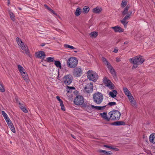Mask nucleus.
I'll return each instance as SVG.
<instances>
[{
	"label": "nucleus",
	"mask_w": 155,
	"mask_h": 155,
	"mask_svg": "<svg viewBox=\"0 0 155 155\" xmlns=\"http://www.w3.org/2000/svg\"><path fill=\"white\" fill-rule=\"evenodd\" d=\"M130 62L133 64L132 69L134 70L137 68L138 65L142 64L145 59L141 55H138L129 59Z\"/></svg>",
	"instance_id": "obj_1"
},
{
	"label": "nucleus",
	"mask_w": 155,
	"mask_h": 155,
	"mask_svg": "<svg viewBox=\"0 0 155 155\" xmlns=\"http://www.w3.org/2000/svg\"><path fill=\"white\" fill-rule=\"evenodd\" d=\"M78 64V60L77 58L74 57H71L68 59L67 61V66L70 68H75Z\"/></svg>",
	"instance_id": "obj_2"
},
{
	"label": "nucleus",
	"mask_w": 155,
	"mask_h": 155,
	"mask_svg": "<svg viewBox=\"0 0 155 155\" xmlns=\"http://www.w3.org/2000/svg\"><path fill=\"white\" fill-rule=\"evenodd\" d=\"M87 78L90 80L95 82L98 79V76L95 71L89 70L87 73Z\"/></svg>",
	"instance_id": "obj_3"
},
{
	"label": "nucleus",
	"mask_w": 155,
	"mask_h": 155,
	"mask_svg": "<svg viewBox=\"0 0 155 155\" xmlns=\"http://www.w3.org/2000/svg\"><path fill=\"white\" fill-rule=\"evenodd\" d=\"M103 98L102 94L99 92L94 94L93 96L94 101L97 104H99L102 103Z\"/></svg>",
	"instance_id": "obj_4"
},
{
	"label": "nucleus",
	"mask_w": 155,
	"mask_h": 155,
	"mask_svg": "<svg viewBox=\"0 0 155 155\" xmlns=\"http://www.w3.org/2000/svg\"><path fill=\"white\" fill-rule=\"evenodd\" d=\"M108 115L110 119L114 120H118L121 116V114L120 112L117 110H113L110 112Z\"/></svg>",
	"instance_id": "obj_5"
},
{
	"label": "nucleus",
	"mask_w": 155,
	"mask_h": 155,
	"mask_svg": "<svg viewBox=\"0 0 155 155\" xmlns=\"http://www.w3.org/2000/svg\"><path fill=\"white\" fill-rule=\"evenodd\" d=\"M74 104L77 105H81L84 103L83 97L80 95L77 96L74 100Z\"/></svg>",
	"instance_id": "obj_6"
},
{
	"label": "nucleus",
	"mask_w": 155,
	"mask_h": 155,
	"mask_svg": "<svg viewBox=\"0 0 155 155\" xmlns=\"http://www.w3.org/2000/svg\"><path fill=\"white\" fill-rule=\"evenodd\" d=\"M73 77L70 74L65 75L63 78L64 83L67 85H69L72 82Z\"/></svg>",
	"instance_id": "obj_7"
},
{
	"label": "nucleus",
	"mask_w": 155,
	"mask_h": 155,
	"mask_svg": "<svg viewBox=\"0 0 155 155\" xmlns=\"http://www.w3.org/2000/svg\"><path fill=\"white\" fill-rule=\"evenodd\" d=\"M132 13V11H129V14L126 15L122 20H120L121 22L124 25L125 27H126L128 23V22L126 21L130 18Z\"/></svg>",
	"instance_id": "obj_8"
},
{
	"label": "nucleus",
	"mask_w": 155,
	"mask_h": 155,
	"mask_svg": "<svg viewBox=\"0 0 155 155\" xmlns=\"http://www.w3.org/2000/svg\"><path fill=\"white\" fill-rule=\"evenodd\" d=\"M103 82L105 86L108 87H114L115 86L110 80L104 77L103 79Z\"/></svg>",
	"instance_id": "obj_9"
},
{
	"label": "nucleus",
	"mask_w": 155,
	"mask_h": 155,
	"mask_svg": "<svg viewBox=\"0 0 155 155\" xmlns=\"http://www.w3.org/2000/svg\"><path fill=\"white\" fill-rule=\"evenodd\" d=\"M81 72L82 70L81 68H76L74 69L73 74L75 77H78L81 76Z\"/></svg>",
	"instance_id": "obj_10"
},
{
	"label": "nucleus",
	"mask_w": 155,
	"mask_h": 155,
	"mask_svg": "<svg viewBox=\"0 0 155 155\" xmlns=\"http://www.w3.org/2000/svg\"><path fill=\"white\" fill-rule=\"evenodd\" d=\"M128 99L130 101V103L131 106L134 107H136L137 103L136 100L131 95L128 97Z\"/></svg>",
	"instance_id": "obj_11"
},
{
	"label": "nucleus",
	"mask_w": 155,
	"mask_h": 155,
	"mask_svg": "<svg viewBox=\"0 0 155 155\" xmlns=\"http://www.w3.org/2000/svg\"><path fill=\"white\" fill-rule=\"evenodd\" d=\"M36 56L37 58L43 59L45 57V53L43 51H40L36 53Z\"/></svg>",
	"instance_id": "obj_12"
},
{
	"label": "nucleus",
	"mask_w": 155,
	"mask_h": 155,
	"mask_svg": "<svg viewBox=\"0 0 155 155\" xmlns=\"http://www.w3.org/2000/svg\"><path fill=\"white\" fill-rule=\"evenodd\" d=\"M111 28L113 29L115 32H122L124 31V30L120 27L117 26L114 27H112Z\"/></svg>",
	"instance_id": "obj_13"
},
{
	"label": "nucleus",
	"mask_w": 155,
	"mask_h": 155,
	"mask_svg": "<svg viewBox=\"0 0 155 155\" xmlns=\"http://www.w3.org/2000/svg\"><path fill=\"white\" fill-rule=\"evenodd\" d=\"M102 10L101 7L98 6L93 8L92 10V12L94 13L99 14L102 11Z\"/></svg>",
	"instance_id": "obj_14"
},
{
	"label": "nucleus",
	"mask_w": 155,
	"mask_h": 155,
	"mask_svg": "<svg viewBox=\"0 0 155 155\" xmlns=\"http://www.w3.org/2000/svg\"><path fill=\"white\" fill-rule=\"evenodd\" d=\"M21 48L22 50L24 52H25L26 54L29 56H30L29 51L26 45H25L23 46H21Z\"/></svg>",
	"instance_id": "obj_15"
},
{
	"label": "nucleus",
	"mask_w": 155,
	"mask_h": 155,
	"mask_svg": "<svg viewBox=\"0 0 155 155\" xmlns=\"http://www.w3.org/2000/svg\"><path fill=\"white\" fill-rule=\"evenodd\" d=\"M130 8V5H127L124 8V10L121 12V13L123 15H125L126 14H129L128 10Z\"/></svg>",
	"instance_id": "obj_16"
},
{
	"label": "nucleus",
	"mask_w": 155,
	"mask_h": 155,
	"mask_svg": "<svg viewBox=\"0 0 155 155\" xmlns=\"http://www.w3.org/2000/svg\"><path fill=\"white\" fill-rule=\"evenodd\" d=\"M8 12L10 17L13 21L15 20V14L10 10L8 9Z\"/></svg>",
	"instance_id": "obj_17"
},
{
	"label": "nucleus",
	"mask_w": 155,
	"mask_h": 155,
	"mask_svg": "<svg viewBox=\"0 0 155 155\" xmlns=\"http://www.w3.org/2000/svg\"><path fill=\"white\" fill-rule=\"evenodd\" d=\"M91 106L92 109H94L96 110H103L106 107V106H96L92 105H91Z\"/></svg>",
	"instance_id": "obj_18"
},
{
	"label": "nucleus",
	"mask_w": 155,
	"mask_h": 155,
	"mask_svg": "<svg viewBox=\"0 0 155 155\" xmlns=\"http://www.w3.org/2000/svg\"><path fill=\"white\" fill-rule=\"evenodd\" d=\"M117 94V91L116 90H112L109 93V95L113 98H114Z\"/></svg>",
	"instance_id": "obj_19"
},
{
	"label": "nucleus",
	"mask_w": 155,
	"mask_h": 155,
	"mask_svg": "<svg viewBox=\"0 0 155 155\" xmlns=\"http://www.w3.org/2000/svg\"><path fill=\"white\" fill-rule=\"evenodd\" d=\"M107 113L104 112L100 114V115L101 117L103 118V119L107 121H109L110 119V117H108L107 116Z\"/></svg>",
	"instance_id": "obj_20"
},
{
	"label": "nucleus",
	"mask_w": 155,
	"mask_h": 155,
	"mask_svg": "<svg viewBox=\"0 0 155 155\" xmlns=\"http://www.w3.org/2000/svg\"><path fill=\"white\" fill-rule=\"evenodd\" d=\"M149 139L151 143H155V134H150L149 137Z\"/></svg>",
	"instance_id": "obj_21"
},
{
	"label": "nucleus",
	"mask_w": 155,
	"mask_h": 155,
	"mask_svg": "<svg viewBox=\"0 0 155 155\" xmlns=\"http://www.w3.org/2000/svg\"><path fill=\"white\" fill-rule=\"evenodd\" d=\"M18 68L21 74L26 72L25 69L20 64L18 65Z\"/></svg>",
	"instance_id": "obj_22"
},
{
	"label": "nucleus",
	"mask_w": 155,
	"mask_h": 155,
	"mask_svg": "<svg viewBox=\"0 0 155 155\" xmlns=\"http://www.w3.org/2000/svg\"><path fill=\"white\" fill-rule=\"evenodd\" d=\"M24 79L26 82H28L29 81V78L28 75L27 73L26 72L24 73V74H21Z\"/></svg>",
	"instance_id": "obj_23"
},
{
	"label": "nucleus",
	"mask_w": 155,
	"mask_h": 155,
	"mask_svg": "<svg viewBox=\"0 0 155 155\" xmlns=\"http://www.w3.org/2000/svg\"><path fill=\"white\" fill-rule=\"evenodd\" d=\"M100 153H103L104 154L110 155L112 154V153L111 151H106L103 150H100L98 151Z\"/></svg>",
	"instance_id": "obj_24"
},
{
	"label": "nucleus",
	"mask_w": 155,
	"mask_h": 155,
	"mask_svg": "<svg viewBox=\"0 0 155 155\" xmlns=\"http://www.w3.org/2000/svg\"><path fill=\"white\" fill-rule=\"evenodd\" d=\"M16 40L18 44V45L20 47H21V46H23L25 45L21 41V40L19 38H17Z\"/></svg>",
	"instance_id": "obj_25"
},
{
	"label": "nucleus",
	"mask_w": 155,
	"mask_h": 155,
	"mask_svg": "<svg viewBox=\"0 0 155 155\" xmlns=\"http://www.w3.org/2000/svg\"><path fill=\"white\" fill-rule=\"evenodd\" d=\"M124 90L125 94L128 97L132 95L130 92L127 88H124Z\"/></svg>",
	"instance_id": "obj_26"
},
{
	"label": "nucleus",
	"mask_w": 155,
	"mask_h": 155,
	"mask_svg": "<svg viewBox=\"0 0 155 155\" xmlns=\"http://www.w3.org/2000/svg\"><path fill=\"white\" fill-rule=\"evenodd\" d=\"M124 124V122L123 121H116L111 124V125L115 126H120Z\"/></svg>",
	"instance_id": "obj_27"
},
{
	"label": "nucleus",
	"mask_w": 155,
	"mask_h": 155,
	"mask_svg": "<svg viewBox=\"0 0 155 155\" xmlns=\"http://www.w3.org/2000/svg\"><path fill=\"white\" fill-rule=\"evenodd\" d=\"M110 71V72L112 74V76L114 77H115L116 76V72H115V70L112 67L111 68L109 69Z\"/></svg>",
	"instance_id": "obj_28"
},
{
	"label": "nucleus",
	"mask_w": 155,
	"mask_h": 155,
	"mask_svg": "<svg viewBox=\"0 0 155 155\" xmlns=\"http://www.w3.org/2000/svg\"><path fill=\"white\" fill-rule=\"evenodd\" d=\"M81 9L80 8H77L74 13L75 15L77 16H79L81 14Z\"/></svg>",
	"instance_id": "obj_29"
},
{
	"label": "nucleus",
	"mask_w": 155,
	"mask_h": 155,
	"mask_svg": "<svg viewBox=\"0 0 155 155\" xmlns=\"http://www.w3.org/2000/svg\"><path fill=\"white\" fill-rule=\"evenodd\" d=\"M84 91L88 93H91L93 91V88H84Z\"/></svg>",
	"instance_id": "obj_30"
},
{
	"label": "nucleus",
	"mask_w": 155,
	"mask_h": 155,
	"mask_svg": "<svg viewBox=\"0 0 155 155\" xmlns=\"http://www.w3.org/2000/svg\"><path fill=\"white\" fill-rule=\"evenodd\" d=\"M90 8L87 6H85L83 9V12L84 13H87L89 11Z\"/></svg>",
	"instance_id": "obj_31"
},
{
	"label": "nucleus",
	"mask_w": 155,
	"mask_h": 155,
	"mask_svg": "<svg viewBox=\"0 0 155 155\" xmlns=\"http://www.w3.org/2000/svg\"><path fill=\"white\" fill-rule=\"evenodd\" d=\"M127 3V1L126 0H123L121 3L120 5L121 7L124 8L126 6Z\"/></svg>",
	"instance_id": "obj_32"
},
{
	"label": "nucleus",
	"mask_w": 155,
	"mask_h": 155,
	"mask_svg": "<svg viewBox=\"0 0 155 155\" xmlns=\"http://www.w3.org/2000/svg\"><path fill=\"white\" fill-rule=\"evenodd\" d=\"M19 104L20 105V107L21 109L25 113H27L28 112V111L23 106L22 104H21V103H19Z\"/></svg>",
	"instance_id": "obj_33"
},
{
	"label": "nucleus",
	"mask_w": 155,
	"mask_h": 155,
	"mask_svg": "<svg viewBox=\"0 0 155 155\" xmlns=\"http://www.w3.org/2000/svg\"><path fill=\"white\" fill-rule=\"evenodd\" d=\"M64 47L66 48H69L73 50L75 49V48L73 46L66 44L64 45Z\"/></svg>",
	"instance_id": "obj_34"
},
{
	"label": "nucleus",
	"mask_w": 155,
	"mask_h": 155,
	"mask_svg": "<svg viewBox=\"0 0 155 155\" xmlns=\"http://www.w3.org/2000/svg\"><path fill=\"white\" fill-rule=\"evenodd\" d=\"M54 64L58 68H60L61 69V63L59 61H54Z\"/></svg>",
	"instance_id": "obj_35"
},
{
	"label": "nucleus",
	"mask_w": 155,
	"mask_h": 155,
	"mask_svg": "<svg viewBox=\"0 0 155 155\" xmlns=\"http://www.w3.org/2000/svg\"><path fill=\"white\" fill-rule=\"evenodd\" d=\"M101 59L103 63L106 66L110 63L107 60V59L104 57H102V58Z\"/></svg>",
	"instance_id": "obj_36"
},
{
	"label": "nucleus",
	"mask_w": 155,
	"mask_h": 155,
	"mask_svg": "<svg viewBox=\"0 0 155 155\" xmlns=\"http://www.w3.org/2000/svg\"><path fill=\"white\" fill-rule=\"evenodd\" d=\"M98 35L97 32H93L90 34V35L91 37L96 38Z\"/></svg>",
	"instance_id": "obj_37"
},
{
	"label": "nucleus",
	"mask_w": 155,
	"mask_h": 155,
	"mask_svg": "<svg viewBox=\"0 0 155 155\" xmlns=\"http://www.w3.org/2000/svg\"><path fill=\"white\" fill-rule=\"evenodd\" d=\"M46 61L48 62H52L54 61V58L52 57H49L46 58Z\"/></svg>",
	"instance_id": "obj_38"
},
{
	"label": "nucleus",
	"mask_w": 155,
	"mask_h": 155,
	"mask_svg": "<svg viewBox=\"0 0 155 155\" xmlns=\"http://www.w3.org/2000/svg\"><path fill=\"white\" fill-rule=\"evenodd\" d=\"M10 128L12 131L14 133H15V128L14 127V126L13 124L11 125V126H9V127Z\"/></svg>",
	"instance_id": "obj_39"
},
{
	"label": "nucleus",
	"mask_w": 155,
	"mask_h": 155,
	"mask_svg": "<svg viewBox=\"0 0 155 155\" xmlns=\"http://www.w3.org/2000/svg\"><path fill=\"white\" fill-rule=\"evenodd\" d=\"M75 88H67L66 91L67 93H71L73 89H75Z\"/></svg>",
	"instance_id": "obj_40"
},
{
	"label": "nucleus",
	"mask_w": 155,
	"mask_h": 155,
	"mask_svg": "<svg viewBox=\"0 0 155 155\" xmlns=\"http://www.w3.org/2000/svg\"><path fill=\"white\" fill-rule=\"evenodd\" d=\"M2 115L3 116L4 118H5V117H6L7 116H8L7 114L4 111H2Z\"/></svg>",
	"instance_id": "obj_41"
},
{
	"label": "nucleus",
	"mask_w": 155,
	"mask_h": 155,
	"mask_svg": "<svg viewBox=\"0 0 155 155\" xmlns=\"http://www.w3.org/2000/svg\"><path fill=\"white\" fill-rule=\"evenodd\" d=\"M116 104V103L115 102H109L108 104L110 106H112L115 105Z\"/></svg>",
	"instance_id": "obj_42"
},
{
	"label": "nucleus",
	"mask_w": 155,
	"mask_h": 155,
	"mask_svg": "<svg viewBox=\"0 0 155 155\" xmlns=\"http://www.w3.org/2000/svg\"><path fill=\"white\" fill-rule=\"evenodd\" d=\"M60 106H61V109L64 111H65V109L63 103L60 104Z\"/></svg>",
	"instance_id": "obj_43"
},
{
	"label": "nucleus",
	"mask_w": 155,
	"mask_h": 155,
	"mask_svg": "<svg viewBox=\"0 0 155 155\" xmlns=\"http://www.w3.org/2000/svg\"><path fill=\"white\" fill-rule=\"evenodd\" d=\"M56 98L59 101L60 103V104L63 103V101L61 100L60 98V97L58 96L56 97Z\"/></svg>",
	"instance_id": "obj_44"
},
{
	"label": "nucleus",
	"mask_w": 155,
	"mask_h": 155,
	"mask_svg": "<svg viewBox=\"0 0 155 155\" xmlns=\"http://www.w3.org/2000/svg\"><path fill=\"white\" fill-rule=\"evenodd\" d=\"M50 12L51 13H53L55 15L58 17L59 15L57 14L56 13H55L54 11L53 10H52L51 9V10L50 11Z\"/></svg>",
	"instance_id": "obj_45"
},
{
	"label": "nucleus",
	"mask_w": 155,
	"mask_h": 155,
	"mask_svg": "<svg viewBox=\"0 0 155 155\" xmlns=\"http://www.w3.org/2000/svg\"><path fill=\"white\" fill-rule=\"evenodd\" d=\"M44 6L49 11H50L51 10V8H50L47 5L45 4L44 5Z\"/></svg>",
	"instance_id": "obj_46"
},
{
	"label": "nucleus",
	"mask_w": 155,
	"mask_h": 155,
	"mask_svg": "<svg viewBox=\"0 0 155 155\" xmlns=\"http://www.w3.org/2000/svg\"><path fill=\"white\" fill-rule=\"evenodd\" d=\"M87 86L89 87H93V84L91 82H90L87 84Z\"/></svg>",
	"instance_id": "obj_47"
},
{
	"label": "nucleus",
	"mask_w": 155,
	"mask_h": 155,
	"mask_svg": "<svg viewBox=\"0 0 155 155\" xmlns=\"http://www.w3.org/2000/svg\"><path fill=\"white\" fill-rule=\"evenodd\" d=\"M106 66H107V67L108 68V69H109L110 68H111L112 67V65H111L110 63H109V64H108Z\"/></svg>",
	"instance_id": "obj_48"
},
{
	"label": "nucleus",
	"mask_w": 155,
	"mask_h": 155,
	"mask_svg": "<svg viewBox=\"0 0 155 155\" xmlns=\"http://www.w3.org/2000/svg\"><path fill=\"white\" fill-rule=\"evenodd\" d=\"M104 146L105 147H107L110 149H111V148H112V147L110 146L104 145Z\"/></svg>",
	"instance_id": "obj_49"
},
{
	"label": "nucleus",
	"mask_w": 155,
	"mask_h": 155,
	"mask_svg": "<svg viewBox=\"0 0 155 155\" xmlns=\"http://www.w3.org/2000/svg\"><path fill=\"white\" fill-rule=\"evenodd\" d=\"M5 91L4 88H0V91L2 92H4Z\"/></svg>",
	"instance_id": "obj_50"
},
{
	"label": "nucleus",
	"mask_w": 155,
	"mask_h": 155,
	"mask_svg": "<svg viewBox=\"0 0 155 155\" xmlns=\"http://www.w3.org/2000/svg\"><path fill=\"white\" fill-rule=\"evenodd\" d=\"M118 51V49L117 48H115L114 49V50L113 51V52H114L115 53H117V52Z\"/></svg>",
	"instance_id": "obj_51"
},
{
	"label": "nucleus",
	"mask_w": 155,
	"mask_h": 155,
	"mask_svg": "<svg viewBox=\"0 0 155 155\" xmlns=\"http://www.w3.org/2000/svg\"><path fill=\"white\" fill-rule=\"evenodd\" d=\"M120 61V58H118L117 57L116 58V61L117 62H119Z\"/></svg>",
	"instance_id": "obj_52"
},
{
	"label": "nucleus",
	"mask_w": 155,
	"mask_h": 155,
	"mask_svg": "<svg viewBox=\"0 0 155 155\" xmlns=\"http://www.w3.org/2000/svg\"><path fill=\"white\" fill-rule=\"evenodd\" d=\"M111 149L116 151L118 150V149L116 147H112V148H111Z\"/></svg>",
	"instance_id": "obj_53"
},
{
	"label": "nucleus",
	"mask_w": 155,
	"mask_h": 155,
	"mask_svg": "<svg viewBox=\"0 0 155 155\" xmlns=\"http://www.w3.org/2000/svg\"><path fill=\"white\" fill-rule=\"evenodd\" d=\"M8 126H11V125H13V124L12 123V121H10V122L7 124Z\"/></svg>",
	"instance_id": "obj_54"
},
{
	"label": "nucleus",
	"mask_w": 155,
	"mask_h": 155,
	"mask_svg": "<svg viewBox=\"0 0 155 155\" xmlns=\"http://www.w3.org/2000/svg\"><path fill=\"white\" fill-rule=\"evenodd\" d=\"M4 119L6 121H7V120H8L10 119L8 116L5 117V118H4Z\"/></svg>",
	"instance_id": "obj_55"
},
{
	"label": "nucleus",
	"mask_w": 155,
	"mask_h": 155,
	"mask_svg": "<svg viewBox=\"0 0 155 155\" xmlns=\"http://www.w3.org/2000/svg\"><path fill=\"white\" fill-rule=\"evenodd\" d=\"M4 86L3 85L2 83L0 82V87H3Z\"/></svg>",
	"instance_id": "obj_56"
},
{
	"label": "nucleus",
	"mask_w": 155,
	"mask_h": 155,
	"mask_svg": "<svg viewBox=\"0 0 155 155\" xmlns=\"http://www.w3.org/2000/svg\"><path fill=\"white\" fill-rule=\"evenodd\" d=\"M128 43V41H126L124 42V45H126V44H127Z\"/></svg>",
	"instance_id": "obj_57"
},
{
	"label": "nucleus",
	"mask_w": 155,
	"mask_h": 155,
	"mask_svg": "<svg viewBox=\"0 0 155 155\" xmlns=\"http://www.w3.org/2000/svg\"><path fill=\"white\" fill-rule=\"evenodd\" d=\"M10 121H11L10 120V119H9V120H7V121H6V122H7V124H8V123H9V122H10Z\"/></svg>",
	"instance_id": "obj_58"
},
{
	"label": "nucleus",
	"mask_w": 155,
	"mask_h": 155,
	"mask_svg": "<svg viewBox=\"0 0 155 155\" xmlns=\"http://www.w3.org/2000/svg\"><path fill=\"white\" fill-rule=\"evenodd\" d=\"M10 0H8V5H9L10 4Z\"/></svg>",
	"instance_id": "obj_59"
},
{
	"label": "nucleus",
	"mask_w": 155,
	"mask_h": 155,
	"mask_svg": "<svg viewBox=\"0 0 155 155\" xmlns=\"http://www.w3.org/2000/svg\"><path fill=\"white\" fill-rule=\"evenodd\" d=\"M45 45V44H44V43H43L42 44H41V46H44Z\"/></svg>",
	"instance_id": "obj_60"
},
{
	"label": "nucleus",
	"mask_w": 155,
	"mask_h": 155,
	"mask_svg": "<svg viewBox=\"0 0 155 155\" xmlns=\"http://www.w3.org/2000/svg\"><path fill=\"white\" fill-rule=\"evenodd\" d=\"M71 136L72 137H73V138L75 139V138H74V137L73 135H71Z\"/></svg>",
	"instance_id": "obj_61"
},
{
	"label": "nucleus",
	"mask_w": 155,
	"mask_h": 155,
	"mask_svg": "<svg viewBox=\"0 0 155 155\" xmlns=\"http://www.w3.org/2000/svg\"><path fill=\"white\" fill-rule=\"evenodd\" d=\"M67 87H70V86H67Z\"/></svg>",
	"instance_id": "obj_62"
},
{
	"label": "nucleus",
	"mask_w": 155,
	"mask_h": 155,
	"mask_svg": "<svg viewBox=\"0 0 155 155\" xmlns=\"http://www.w3.org/2000/svg\"><path fill=\"white\" fill-rule=\"evenodd\" d=\"M74 52H75V53H77V51H74Z\"/></svg>",
	"instance_id": "obj_63"
},
{
	"label": "nucleus",
	"mask_w": 155,
	"mask_h": 155,
	"mask_svg": "<svg viewBox=\"0 0 155 155\" xmlns=\"http://www.w3.org/2000/svg\"><path fill=\"white\" fill-rule=\"evenodd\" d=\"M19 9L20 10H21V8H19Z\"/></svg>",
	"instance_id": "obj_64"
}]
</instances>
